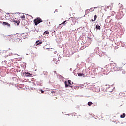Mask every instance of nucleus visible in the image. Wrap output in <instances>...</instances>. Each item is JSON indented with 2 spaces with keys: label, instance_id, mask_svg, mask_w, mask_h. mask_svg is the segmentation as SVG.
Returning <instances> with one entry per match:
<instances>
[{
  "label": "nucleus",
  "instance_id": "f257e3e1",
  "mask_svg": "<svg viewBox=\"0 0 126 126\" xmlns=\"http://www.w3.org/2000/svg\"><path fill=\"white\" fill-rule=\"evenodd\" d=\"M64 84H65V87L66 88L68 87H71V88H73V86H71V85L73 84V82H72L70 80H68V81H65L64 82Z\"/></svg>",
  "mask_w": 126,
  "mask_h": 126
},
{
  "label": "nucleus",
  "instance_id": "f03ea898",
  "mask_svg": "<svg viewBox=\"0 0 126 126\" xmlns=\"http://www.w3.org/2000/svg\"><path fill=\"white\" fill-rule=\"evenodd\" d=\"M112 70H113V68H112V66L111 65V64L106 65L104 67V70H105V71H107V72H111V71Z\"/></svg>",
  "mask_w": 126,
  "mask_h": 126
},
{
  "label": "nucleus",
  "instance_id": "7ed1b4c3",
  "mask_svg": "<svg viewBox=\"0 0 126 126\" xmlns=\"http://www.w3.org/2000/svg\"><path fill=\"white\" fill-rule=\"evenodd\" d=\"M21 34H18L17 33L15 35H13L11 36V38H12V39H14V40H16V39H19V40H21V39H22V38L21 37Z\"/></svg>",
  "mask_w": 126,
  "mask_h": 126
},
{
  "label": "nucleus",
  "instance_id": "20e7f679",
  "mask_svg": "<svg viewBox=\"0 0 126 126\" xmlns=\"http://www.w3.org/2000/svg\"><path fill=\"white\" fill-rule=\"evenodd\" d=\"M125 11V10L124 8H122L121 9V15L120 14V13H118L117 15L116 16L117 19H121V18H122V16H123V15L125 14V13L123 12V11Z\"/></svg>",
  "mask_w": 126,
  "mask_h": 126
},
{
  "label": "nucleus",
  "instance_id": "39448f33",
  "mask_svg": "<svg viewBox=\"0 0 126 126\" xmlns=\"http://www.w3.org/2000/svg\"><path fill=\"white\" fill-rule=\"evenodd\" d=\"M33 22L35 23V25L37 26L39 23H41V22H42V19L37 18L33 21Z\"/></svg>",
  "mask_w": 126,
  "mask_h": 126
},
{
  "label": "nucleus",
  "instance_id": "423d86ee",
  "mask_svg": "<svg viewBox=\"0 0 126 126\" xmlns=\"http://www.w3.org/2000/svg\"><path fill=\"white\" fill-rule=\"evenodd\" d=\"M13 21V22H15V23H16L17 25H19V23H20V21H19L18 19L14 18Z\"/></svg>",
  "mask_w": 126,
  "mask_h": 126
},
{
  "label": "nucleus",
  "instance_id": "0eeeda50",
  "mask_svg": "<svg viewBox=\"0 0 126 126\" xmlns=\"http://www.w3.org/2000/svg\"><path fill=\"white\" fill-rule=\"evenodd\" d=\"M11 15L9 14H7L5 15V19H6V20H9L11 19Z\"/></svg>",
  "mask_w": 126,
  "mask_h": 126
},
{
  "label": "nucleus",
  "instance_id": "6e6552de",
  "mask_svg": "<svg viewBox=\"0 0 126 126\" xmlns=\"http://www.w3.org/2000/svg\"><path fill=\"white\" fill-rule=\"evenodd\" d=\"M3 24L4 25H6L8 27H10V24L7 23V22H3Z\"/></svg>",
  "mask_w": 126,
  "mask_h": 126
},
{
  "label": "nucleus",
  "instance_id": "1a4fd4ad",
  "mask_svg": "<svg viewBox=\"0 0 126 126\" xmlns=\"http://www.w3.org/2000/svg\"><path fill=\"white\" fill-rule=\"evenodd\" d=\"M42 42H40L39 41H37L36 42V46H38V45H41V44H42Z\"/></svg>",
  "mask_w": 126,
  "mask_h": 126
},
{
  "label": "nucleus",
  "instance_id": "9d476101",
  "mask_svg": "<svg viewBox=\"0 0 126 126\" xmlns=\"http://www.w3.org/2000/svg\"><path fill=\"white\" fill-rule=\"evenodd\" d=\"M78 76H84V74L81 73H78Z\"/></svg>",
  "mask_w": 126,
  "mask_h": 126
},
{
  "label": "nucleus",
  "instance_id": "9b49d317",
  "mask_svg": "<svg viewBox=\"0 0 126 126\" xmlns=\"http://www.w3.org/2000/svg\"><path fill=\"white\" fill-rule=\"evenodd\" d=\"M25 76H30V75H32V74H30L29 73H26L25 74Z\"/></svg>",
  "mask_w": 126,
  "mask_h": 126
},
{
  "label": "nucleus",
  "instance_id": "f8f14e48",
  "mask_svg": "<svg viewBox=\"0 0 126 126\" xmlns=\"http://www.w3.org/2000/svg\"><path fill=\"white\" fill-rule=\"evenodd\" d=\"M94 21H96V20H97V15H95L94 16Z\"/></svg>",
  "mask_w": 126,
  "mask_h": 126
},
{
  "label": "nucleus",
  "instance_id": "ddd939ff",
  "mask_svg": "<svg viewBox=\"0 0 126 126\" xmlns=\"http://www.w3.org/2000/svg\"><path fill=\"white\" fill-rule=\"evenodd\" d=\"M126 117V114L125 113H123L122 115H120L121 118H125Z\"/></svg>",
  "mask_w": 126,
  "mask_h": 126
},
{
  "label": "nucleus",
  "instance_id": "4468645a",
  "mask_svg": "<svg viewBox=\"0 0 126 126\" xmlns=\"http://www.w3.org/2000/svg\"><path fill=\"white\" fill-rule=\"evenodd\" d=\"M65 22H66V20L64 21V22H62L61 24H59V26H61L62 24L65 25Z\"/></svg>",
  "mask_w": 126,
  "mask_h": 126
},
{
  "label": "nucleus",
  "instance_id": "2eb2a0df",
  "mask_svg": "<svg viewBox=\"0 0 126 126\" xmlns=\"http://www.w3.org/2000/svg\"><path fill=\"white\" fill-rule=\"evenodd\" d=\"M96 29H100V26L99 25H96Z\"/></svg>",
  "mask_w": 126,
  "mask_h": 126
},
{
  "label": "nucleus",
  "instance_id": "dca6fc26",
  "mask_svg": "<svg viewBox=\"0 0 126 126\" xmlns=\"http://www.w3.org/2000/svg\"><path fill=\"white\" fill-rule=\"evenodd\" d=\"M44 34H46V35H49V34H50V33L49 32H48V31H46L44 32Z\"/></svg>",
  "mask_w": 126,
  "mask_h": 126
},
{
  "label": "nucleus",
  "instance_id": "f3484780",
  "mask_svg": "<svg viewBox=\"0 0 126 126\" xmlns=\"http://www.w3.org/2000/svg\"><path fill=\"white\" fill-rule=\"evenodd\" d=\"M92 104H93V103L92 102H89L88 103V106H91V105H92Z\"/></svg>",
  "mask_w": 126,
  "mask_h": 126
},
{
  "label": "nucleus",
  "instance_id": "a211bd4d",
  "mask_svg": "<svg viewBox=\"0 0 126 126\" xmlns=\"http://www.w3.org/2000/svg\"><path fill=\"white\" fill-rule=\"evenodd\" d=\"M69 21L70 20H72V21H73V17H71L69 19Z\"/></svg>",
  "mask_w": 126,
  "mask_h": 126
},
{
  "label": "nucleus",
  "instance_id": "6ab92c4d",
  "mask_svg": "<svg viewBox=\"0 0 126 126\" xmlns=\"http://www.w3.org/2000/svg\"><path fill=\"white\" fill-rule=\"evenodd\" d=\"M21 17H22V18H23V19H25V16L23 15Z\"/></svg>",
  "mask_w": 126,
  "mask_h": 126
},
{
  "label": "nucleus",
  "instance_id": "aec40b11",
  "mask_svg": "<svg viewBox=\"0 0 126 126\" xmlns=\"http://www.w3.org/2000/svg\"><path fill=\"white\" fill-rule=\"evenodd\" d=\"M40 91H41V93H44V90H41Z\"/></svg>",
  "mask_w": 126,
  "mask_h": 126
},
{
  "label": "nucleus",
  "instance_id": "412c9836",
  "mask_svg": "<svg viewBox=\"0 0 126 126\" xmlns=\"http://www.w3.org/2000/svg\"><path fill=\"white\" fill-rule=\"evenodd\" d=\"M89 11V10L87 9V10H86V12H88Z\"/></svg>",
  "mask_w": 126,
  "mask_h": 126
},
{
  "label": "nucleus",
  "instance_id": "4be33fe9",
  "mask_svg": "<svg viewBox=\"0 0 126 126\" xmlns=\"http://www.w3.org/2000/svg\"><path fill=\"white\" fill-rule=\"evenodd\" d=\"M91 21H92V22H93V21H95L94 20H93V19H91Z\"/></svg>",
  "mask_w": 126,
  "mask_h": 126
},
{
  "label": "nucleus",
  "instance_id": "5701e85b",
  "mask_svg": "<svg viewBox=\"0 0 126 126\" xmlns=\"http://www.w3.org/2000/svg\"><path fill=\"white\" fill-rule=\"evenodd\" d=\"M91 10H92V8H91V9H90Z\"/></svg>",
  "mask_w": 126,
  "mask_h": 126
},
{
  "label": "nucleus",
  "instance_id": "b1692460",
  "mask_svg": "<svg viewBox=\"0 0 126 126\" xmlns=\"http://www.w3.org/2000/svg\"><path fill=\"white\" fill-rule=\"evenodd\" d=\"M92 11H94V10H92Z\"/></svg>",
  "mask_w": 126,
  "mask_h": 126
},
{
  "label": "nucleus",
  "instance_id": "393cba45",
  "mask_svg": "<svg viewBox=\"0 0 126 126\" xmlns=\"http://www.w3.org/2000/svg\"><path fill=\"white\" fill-rule=\"evenodd\" d=\"M94 8H97V7H94Z\"/></svg>",
  "mask_w": 126,
  "mask_h": 126
}]
</instances>
